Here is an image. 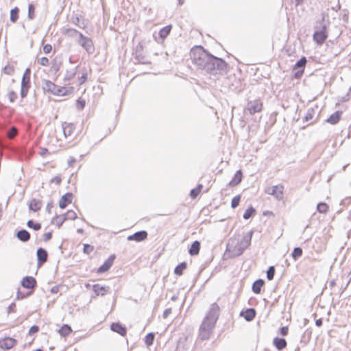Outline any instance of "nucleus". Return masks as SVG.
I'll return each mask as SVG.
<instances>
[{
    "mask_svg": "<svg viewBox=\"0 0 351 351\" xmlns=\"http://www.w3.org/2000/svg\"><path fill=\"white\" fill-rule=\"evenodd\" d=\"M275 267L274 266H270L269 267L267 271V278L269 280H271L274 279V275H275Z\"/></svg>",
    "mask_w": 351,
    "mask_h": 351,
    "instance_id": "nucleus-48",
    "label": "nucleus"
},
{
    "mask_svg": "<svg viewBox=\"0 0 351 351\" xmlns=\"http://www.w3.org/2000/svg\"><path fill=\"white\" fill-rule=\"evenodd\" d=\"M187 264L186 262H182L178 265L174 269L176 275L181 276L183 274L184 270L186 268Z\"/></svg>",
    "mask_w": 351,
    "mask_h": 351,
    "instance_id": "nucleus-36",
    "label": "nucleus"
},
{
    "mask_svg": "<svg viewBox=\"0 0 351 351\" xmlns=\"http://www.w3.org/2000/svg\"><path fill=\"white\" fill-rule=\"evenodd\" d=\"M32 291H28L27 293L21 292L20 291H18L16 293V299L17 300H21L23 298H25L27 297H29L32 294Z\"/></svg>",
    "mask_w": 351,
    "mask_h": 351,
    "instance_id": "nucleus-50",
    "label": "nucleus"
},
{
    "mask_svg": "<svg viewBox=\"0 0 351 351\" xmlns=\"http://www.w3.org/2000/svg\"><path fill=\"white\" fill-rule=\"evenodd\" d=\"M30 75L31 70L29 68H27L22 77L21 87L27 88H30Z\"/></svg>",
    "mask_w": 351,
    "mask_h": 351,
    "instance_id": "nucleus-20",
    "label": "nucleus"
},
{
    "mask_svg": "<svg viewBox=\"0 0 351 351\" xmlns=\"http://www.w3.org/2000/svg\"><path fill=\"white\" fill-rule=\"evenodd\" d=\"M8 98L11 103H13L15 101V100L17 98V94L14 90H10L8 93Z\"/></svg>",
    "mask_w": 351,
    "mask_h": 351,
    "instance_id": "nucleus-55",
    "label": "nucleus"
},
{
    "mask_svg": "<svg viewBox=\"0 0 351 351\" xmlns=\"http://www.w3.org/2000/svg\"><path fill=\"white\" fill-rule=\"evenodd\" d=\"M3 71L4 73L11 75L14 73V69L12 66L8 64L5 66H4V68L3 69Z\"/></svg>",
    "mask_w": 351,
    "mask_h": 351,
    "instance_id": "nucleus-53",
    "label": "nucleus"
},
{
    "mask_svg": "<svg viewBox=\"0 0 351 351\" xmlns=\"http://www.w3.org/2000/svg\"><path fill=\"white\" fill-rule=\"evenodd\" d=\"M16 309V304L14 302L11 303L8 307V313L10 314L11 313L15 312Z\"/></svg>",
    "mask_w": 351,
    "mask_h": 351,
    "instance_id": "nucleus-62",
    "label": "nucleus"
},
{
    "mask_svg": "<svg viewBox=\"0 0 351 351\" xmlns=\"http://www.w3.org/2000/svg\"><path fill=\"white\" fill-rule=\"evenodd\" d=\"M243 178V173L241 169L236 171L233 178L232 180L229 182L230 186H237L238 185L242 180Z\"/></svg>",
    "mask_w": 351,
    "mask_h": 351,
    "instance_id": "nucleus-30",
    "label": "nucleus"
},
{
    "mask_svg": "<svg viewBox=\"0 0 351 351\" xmlns=\"http://www.w3.org/2000/svg\"><path fill=\"white\" fill-rule=\"evenodd\" d=\"M62 129H63L64 135L66 137L70 136L72 135V134L74 131L75 125L71 123H64L62 125Z\"/></svg>",
    "mask_w": 351,
    "mask_h": 351,
    "instance_id": "nucleus-31",
    "label": "nucleus"
},
{
    "mask_svg": "<svg viewBox=\"0 0 351 351\" xmlns=\"http://www.w3.org/2000/svg\"><path fill=\"white\" fill-rule=\"evenodd\" d=\"M256 213V210L252 206L249 207L245 210V213L243 215V217L244 219H249Z\"/></svg>",
    "mask_w": 351,
    "mask_h": 351,
    "instance_id": "nucleus-40",
    "label": "nucleus"
},
{
    "mask_svg": "<svg viewBox=\"0 0 351 351\" xmlns=\"http://www.w3.org/2000/svg\"><path fill=\"white\" fill-rule=\"evenodd\" d=\"M93 290L96 294V295H105L108 292H109L110 287L101 286L99 284H95L93 286Z\"/></svg>",
    "mask_w": 351,
    "mask_h": 351,
    "instance_id": "nucleus-21",
    "label": "nucleus"
},
{
    "mask_svg": "<svg viewBox=\"0 0 351 351\" xmlns=\"http://www.w3.org/2000/svg\"><path fill=\"white\" fill-rule=\"evenodd\" d=\"M43 89L45 92H48L54 95H66L73 91V87L58 86L49 80H44L43 83Z\"/></svg>",
    "mask_w": 351,
    "mask_h": 351,
    "instance_id": "nucleus-3",
    "label": "nucleus"
},
{
    "mask_svg": "<svg viewBox=\"0 0 351 351\" xmlns=\"http://www.w3.org/2000/svg\"><path fill=\"white\" fill-rule=\"evenodd\" d=\"M240 199H241L240 195H237V196L234 197L231 202V207L232 208H237L239 205Z\"/></svg>",
    "mask_w": 351,
    "mask_h": 351,
    "instance_id": "nucleus-52",
    "label": "nucleus"
},
{
    "mask_svg": "<svg viewBox=\"0 0 351 351\" xmlns=\"http://www.w3.org/2000/svg\"><path fill=\"white\" fill-rule=\"evenodd\" d=\"M17 341L15 339L12 337H5L2 340H0V348L3 350H9L13 348Z\"/></svg>",
    "mask_w": 351,
    "mask_h": 351,
    "instance_id": "nucleus-15",
    "label": "nucleus"
},
{
    "mask_svg": "<svg viewBox=\"0 0 351 351\" xmlns=\"http://www.w3.org/2000/svg\"><path fill=\"white\" fill-rule=\"evenodd\" d=\"M116 256L114 254L110 255L104 263L98 268L97 273L102 274L108 271L112 267Z\"/></svg>",
    "mask_w": 351,
    "mask_h": 351,
    "instance_id": "nucleus-11",
    "label": "nucleus"
},
{
    "mask_svg": "<svg viewBox=\"0 0 351 351\" xmlns=\"http://www.w3.org/2000/svg\"><path fill=\"white\" fill-rule=\"evenodd\" d=\"M36 256L38 261V265L40 266L45 262H47L48 258V253L45 249L43 247H39L36 251Z\"/></svg>",
    "mask_w": 351,
    "mask_h": 351,
    "instance_id": "nucleus-14",
    "label": "nucleus"
},
{
    "mask_svg": "<svg viewBox=\"0 0 351 351\" xmlns=\"http://www.w3.org/2000/svg\"><path fill=\"white\" fill-rule=\"evenodd\" d=\"M60 65L61 62L58 63L56 61H55L51 66V70L55 73H57L60 69Z\"/></svg>",
    "mask_w": 351,
    "mask_h": 351,
    "instance_id": "nucleus-57",
    "label": "nucleus"
},
{
    "mask_svg": "<svg viewBox=\"0 0 351 351\" xmlns=\"http://www.w3.org/2000/svg\"><path fill=\"white\" fill-rule=\"evenodd\" d=\"M329 25L330 21L328 16L322 13L319 16H317V19L315 25V29L321 30L324 33H327V29Z\"/></svg>",
    "mask_w": 351,
    "mask_h": 351,
    "instance_id": "nucleus-5",
    "label": "nucleus"
},
{
    "mask_svg": "<svg viewBox=\"0 0 351 351\" xmlns=\"http://www.w3.org/2000/svg\"><path fill=\"white\" fill-rule=\"evenodd\" d=\"M27 226L28 228H32L34 230H39L41 228V224L40 223L35 222L32 219L27 221Z\"/></svg>",
    "mask_w": 351,
    "mask_h": 351,
    "instance_id": "nucleus-42",
    "label": "nucleus"
},
{
    "mask_svg": "<svg viewBox=\"0 0 351 351\" xmlns=\"http://www.w3.org/2000/svg\"><path fill=\"white\" fill-rule=\"evenodd\" d=\"M200 242L198 241H195L191 245V247L189 249V253L191 256L197 255L199 252L200 250Z\"/></svg>",
    "mask_w": 351,
    "mask_h": 351,
    "instance_id": "nucleus-29",
    "label": "nucleus"
},
{
    "mask_svg": "<svg viewBox=\"0 0 351 351\" xmlns=\"http://www.w3.org/2000/svg\"><path fill=\"white\" fill-rule=\"evenodd\" d=\"M203 188V185L202 184H197V186L193 189L190 192V197L192 199H195L200 193L202 189Z\"/></svg>",
    "mask_w": 351,
    "mask_h": 351,
    "instance_id": "nucleus-37",
    "label": "nucleus"
},
{
    "mask_svg": "<svg viewBox=\"0 0 351 351\" xmlns=\"http://www.w3.org/2000/svg\"><path fill=\"white\" fill-rule=\"evenodd\" d=\"M171 30V25H167V26L162 27V29H160L159 31V33H158L160 38L162 39H165V38H167L168 36V35L170 34Z\"/></svg>",
    "mask_w": 351,
    "mask_h": 351,
    "instance_id": "nucleus-34",
    "label": "nucleus"
},
{
    "mask_svg": "<svg viewBox=\"0 0 351 351\" xmlns=\"http://www.w3.org/2000/svg\"><path fill=\"white\" fill-rule=\"evenodd\" d=\"M18 130L15 126H12L6 132V135L9 138H13L16 136Z\"/></svg>",
    "mask_w": 351,
    "mask_h": 351,
    "instance_id": "nucleus-44",
    "label": "nucleus"
},
{
    "mask_svg": "<svg viewBox=\"0 0 351 351\" xmlns=\"http://www.w3.org/2000/svg\"><path fill=\"white\" fill-rule=\"evenodd\" d=\"M72 332L71 327L68 324H64L58 330L62 337H66Z\"/></svg>",
    "mask_w": 351,
    "mask_h": 351,
    "instance_id": "nucleus-35",
    "label": "nucleus"
},
{
    "mask_svg": "<svg viewBox=\"0 0 351 351\" xmlns=\"http://www.w3.org/2000/svg\"><path fill=\"white\" fill-rule=\"evenodd\" d=\"M16 237L22 242H27L30 239V234L27 230L22 229L16 232Z\"/></svg>",
    "mask_w": 351,
    "mask_h": 351,
    "instance_id": "nucleus-28",
    "label": "nucleus"
},
{
    "mask_svg": "<svg viewBox=\"0 0 351 351\" xmlns=\"http://www.w3.org/2000/svg\"><path fill=\"white\" fill-rule=\"evenodd\" d=\"M241 316L243 317L246 321L250 322L255 317L256 311L253 308H247L241 312Z\"/></svg>",
    "mask_w": 351,
    "mask_h": 351,
    "instance_id": "nucleus-23",
    "label": "nucleus"
},
{
    "mask_svg": "<svg viewBox=\"0 0 351 351\" xmlns=\"http://www.w3.org/2000/svg\"><path fill=\"white\" fill-rule=\"evenodd\" d=\"M306 62L307 60L304 56L302 57L299 60L296 62L293 67V70H298L294 73L295 78L298 79L303 75Z\"/></svg>",
    "mask_w": 351,
    "mask_h": 351,
    "instance_id": "nucleus-9",
    "label": "nucleus"
},
{
    "mask_svg": "<svg viewBox=\"0 0 351 351\" xmlns=\"http://www.w3.org/2000/svg\"><path fill=\"white\" fill-rule=\"evenodd\" d=\"M328 205L324 202H320L317 206V210L320 213H326L328 211Z\"/></svg>",
    "mask_w": 351,
    "mask_h": 351,
    "instance_id": "nucleus-46",
    "label": "nucleus"
},
{
    "mask_svg": "<svg viewBox=\"0 0 351 351\" xmlns=\"http://www.w3.org/2000/svg\"><path fill=\"white\" fill-rule=\"evenodd\" d=\"M86 105V101L81 98H79L76 101V108L79 110H82L84 108Z\"/></svg>",
    "mask_w": 351,
    "mask_h": 351,
    "instance_id": "nucleus-51",
    "label": "nucleus"
},
{
    "mask_svg": "<svg viewBox=\"0 0 351 351\" xmlns=\"http://www.w3.org/2000/svg\"><path fill=\"white\" fill-rule=\"evenodd\" d=\"M155 339V334L154 332H149L145 337V343L147 346L153 345Z\"/></svg>",
    "mask_w": 351,
    "mask_h": 351,
    "instance_id": "nucleus-38",
    "label": "nucleus"
},
{
    "mask_svg": "<svg viewBox=\"0 0 351 351\" xmlns=\"http://www.w3.org/2000/svg\"><path fill=\"white\" fill-rule=\"evenodd\" d=\"M78 67V66H76L75 67L66 69L65 75L64 77V81L65 82H69L74 78L77 72Z\"/></svg>",
    "mask_w": 351,
    "mask_h": 351,
    "instance_id": "nucleus-24",
    "label": "nucleus"
},
{
    "mask_svg": "<svg viewBox=\"0 0 351 351\" xmlns=\"http://www.w3.org/2000/svg\"><path fill=\"white\" fill-rule=\"evenodd\" d=\"M73 195L72 193H66L62 196L59 201V207L62 209L66 208L72 202Z\"/></svg>",
    "mask_w": 351,
    "mask_h": 351,
    "instance_id": "nucleus-18",
    "label": "nucleus"
},
{
    "mask_svg": "<svg viewBox=\"0 0 351 351\" xmlns=\"http://www.w3.org/2000/svg\"><path fill=\"white\" fill-rule=\"evenodd\" d=\"M265 284V281L263 279H258L255 280L252 285V291L258 294L261 291V288Z\"/></svg>",
    "mask_w": 351,
    "mask_h": 351,
    "instance_id": "nucleus-32",
    "label": "nucleus"
},
{
    "mask_svg": "<svg viewBox=\"0 0 351 351\" xmlns=\"http://www.w3.org/2000/svg\"><path fill=\"white\" fill-rule=\"evenodd\" d=\"M219 311L220 308L217 303L214 302L210 305L209 311L199 328V336L202 340L209 339L218 319Z\"/></svg>",
    "mask_w": 351,
    "mask_h": 351,
    "instance_id": "nucleus-2",
    "label": "nucleus"
},
{
    "mask_svg": "<svg viewBox=\"0 0 351 351\" xmlns=\"http://www.w3.org/2000/svg\"><path fill=\"white\" fill-rule=\"evenodd\" d=\"M246 108L250 114H254L256 112L261 111L263 108V104L260 100L250 101L248 102Z\"/></svg>",
    "mask_w": 351,
    "mask_h": 351,
    "instance_id": "nucleus-10",
    "label": "nucleus"
},
{
    "mask_svg": "<svg viewBox=\"0 0 351 351\" xmlns=\"http://www.w3.org/2000/svg\"><path fill=\"white\" fill-rule=\"evenodd\" d=\"M273 344L278 350L280 351L287 346V341L284 338L275 337L273 340Z\"/></svg>",
    "mask_w": 351,
    "mask_h": 351,
    "instance_id": "nucleus-27",
    "label": "nucleus"
},
{
    "mask_svg": "<svg viewBox=\"0 0 351 351\" xmlns=\"http://www.w3.org/2000/svg\"><path fill=\"white\" fill-rule=\"evenodd\" d=\"M190 56L198 69L208 73L217 75L226 72L228 63L222 58L212 55L201 45L193 47L190 51Z\"/></svg>",
    "mask_w": 351,
    "mask_h": 351,
    "instance_id": "nucleus-1",
    "label": "nucleus"
},
{
    "mask_svg": "<svg viewBox=\"0 0 351 351\" xmlns=\"http://www.w3.org/2000/svg\"><path fill=\"white\" fill-rule=\"evenodd\" d=\"M80 21V20L78 16H76L73 19V23H75L76 25H77L80 28H84V24H81Z\"/></svg>",
    "mask_w": 351,
    "mask_h": 351,
    "instance_id": "nucleus-61",
    "label": "nucleus"
},
{
    "mask_svg": "<svg viewBox=\"0 0 351 351\" xmlns=\"http://www.w3.org/2000/svg\"><path fill=\"white\" fill-rule=\"evenodd\" d=\"M94 250V247L90 244H84L83 252L86 254H89Z\"/></svg>",
    "mask_w": 351,
    "mask_h": 351,
    "instance_id": "nucleus-54",
    "label": "nucleus"
},
{
    "mask_svg": "<svg viewBox=\"0 0 351 351\" xmlns=\"http://www.w3.org/2000/svg\"><path fill=\"white\" fill-rule=\"evenodd\" d=\"M329 25L330 21L328 16L322 13L319 16H317V19L315 25V29L321 30L324 33H327V29Z\"/></svg>",
    "mask_w": 351,
    "mask_h": 351,
    "instance_id": "nucleus-6",
    "label": "nucleus"
},
{
    "mask_svg": "<svg viewBox=\"0 0 351 351\" xmlns=\"http://www.w3.org/2000/svg\"><path fill=\"white\" fill-rule=\"evenodd\" d=\"M234 242L235 241L233 239L229 241L227 244V250L229 251L233 256H239L244 252L245 250L240 245L238 241L236 243H234Z\"/></svg>",
    "mask_w": 351,
    "mask_h": 351,
    "instance_id": "nucleus-7",
    "label": "nucleus"
},
{
    "mask_svg": "<svg viewBox=\"0 0 351 351\" xmlns=\"http://www.w3.org/2000/svg\"><path fill=\"white\" fill-rule=\"evenodd\" d=\"M148 234L145 230L138 231L128 237V241H135L136 242H141L145 240L147 238Z\"/></svg>",
    "mask_w": 351,
    "mask_h": 351,
    "instance_id": "nucleus-12",
    "label": "nucleus"
},
{
    "mask_svg": "<svg viewBox=\"0 0 351 351\" xmlns=\"http://www.w3.org/2000/svg\"><path fill=\"white\" fill-rule=\"evenodd\" d=\"M288 327L287 326H282L279 328V332L281 335L286 336L288 334Z\"/></svg>",
    "mask_w": 351,
    "mask_h": 351,
    "instance_id": "nucleus-59",
    "label": "nucleus"
},
{
    "mask_svg": "<svg viewBox=\"0 0 351 351\" xmlns=\"http://www.w3.org/2000/svg\"><path fill=\"white\" fill-rule=\"evenodd\" d=\"M342 113V111H335L334 113L330 114V116L326 119V122L332 125L337 123L340 120Z\"/></svg>",
    "mask_w": 351,
    "mask_h": 351,
    "instance_id": "nucleus-26",
    "label": "nucleus"
},
{
    "mask_svg": "<svg viewBox=\"0 0 351 351\" xmlns=\"http://www.w3.org/2000/svg\"><path fill=\"white\" fill-rule=\"evenodd\" d=\"M138 48L141 49L142 45H139V46H137V49L136 50L135 55H134V60L136 61L135 63L143 64L149 63V62L147 60L146 57L145 56H143V54H141V53L139 52Z\"/></svg>",
    "mask_w": 351,
    "mask_h": 351,
    "instance_id": "nucleus-22",
    "label": "nucleus"
},
{
    "mask_svg": "<svg viewBox=\"0 0 351 351\" xmlns=\"http://www.w3.org/2000/svg\"><path fill=\"white\" fill-rule=\"evenodd\" d=\"M52 47L50 44H46L43 47V51L45 53H49L51 52Z\"/></svg>",
    "mask_w": 351,
    "mask_h": 351,
    "instance_id": "nucleus-64",
    "label": "nucleus"
},
{
    "mask_svg": "<svg viewBox=\"0 0 351 351\" xmlns=\"http://www.w3.org/2000/svg\"><path fill=\"white\" fill-rule=\"evenodd\" d=\"M42 206V200L34 198L29 204V209L33 212H37L41 208Z\"/></svg>",
    "mask_w": 351,
    "mask_h": 351,
    "instance_id": "nucleus-25",
    "label": "nucleus"
},
{
    "mask_svg": "<svg viewBox=\"0 0 351 351\" xmlns=\"http://www.w3.org/2000/svg\"><path fill=\"white\" fill-rule=\"evenodd\" d=\"M62 33L71 38H79L80 34H82L79 31L73 28H66L62 30Z\"/></svg>",
    "mask_w": 351,
    "mask_h": 351,
    "instance_id": "nucleus-33",
    "label": "nucleus"
},
{
    "mask_svg": "<svg viewBox=\"0 0 351 351\" xmlns=\"http://www.w3.org/2000/svg\"><path fill=\"white\" fill-rule=\"evenodd\" d=\"M302 250L300 247H295L291 253L292 258L295 261H297L300 257L302 256Z\"/></svg>",
    "mask_w": 351,
    "mask_h": 351,
    "instance_id": "nucleus-41",
    "label": "nucleus"
},
{
    "mask_svg": "<svg viewBox=\"0 0 351 351\" xmlns=\"http://www.w3.org/2000/svg\"><path fill=\"white\" fill-rule=\"evenodd\" d=\"M38 63L42 66H47L49 64V59L47 57H42L38 60Z\"/></svg>",
    "mask_w": 351,
    "mask_h": 351,
    "instance_id": "nucleus-58",
    "label": "nucleus"
},
{
    "mask_svg": "<svg viewBox=\"0 0 351 351\" xmlns=\"http://www.w3.org/2000/svg\"><path fill=\"white\" fill-rule=\"evenodd\" d=\"M328 37V34L321 30L315 29L313 40L317 45H322Z\"/></svg>",
    "mask_w": 351,
    "mask_h": 351,
    "instance_id": "nucleus-19",
    "label": "nucleus"
},
{
    "mask_svg": "<svg viewBox=\"0 0 351 351\" xmlns=\"http://www.w3.org/2000/svg\"><path fill=\"white\" fill-rule=\"evenodd\" d=\"M283 191L284 186L281 184L273 186L271 187H268L265 190V192L267 194L275 197V198L278 201L282 200L283 199Z\"/></svg>",
    "mask_w": 351,
    "mask_h": 351,
    "instance_id": "nucleus-8",
    "label": "nucleus"
},
{
    "mask_svg": "<svg viewBox=\"0 0 351 351\" xmlns=\"http://www.w3.org/2000/svg\"><path fill=\"white\" fill-rule=\"evenodd\" d=\"M29 89V88L21 87L20 95L22 99L27 96Z\"/></svg>",
    "mask_w": 351,
    "mask_h": 351,
    "instance_id": "nucleus-60",
    "label": "nucleus"
},
{
    "mask_svg": "<svg viewBox=\"0 0 351 351\" xmlns=\"http://www.w3.org/2000/svg\"><path fill=\"white\" fill-rule=\"evenodd\" d=\"M75 40L88 53L91 54L95 51L94 44L90 38L80 34L79 38L75 39Z\"/></svg>",
    "mask_w": 351,
    "mask_h": 351,
    "instance_id": "nucleus-4",
    "label": "nucleus"
},
{
    "mask_svg": "<svg viewBox=\"0 0 351 351\" xmlns=\"http://www.w3.org/2000/svg\"><path fill=\"white\" fill-rule=\"evenodd\" d=\"M87 79V73L86 72L83 73L82 75L79 79V85H82L84 84Z\"/></svg>",
    "mask_w": 351,
    "mask_h": 351,
    "instance_id": "nucleus-63",
    "label": "nucleus"
},
{
    "mask_svg": "<svg viewBox=\"0 0 351 351\" xmlns=\"http://www.w3.org/2000/svg\"><path fill=\"white\" fill-rule=\"evenodd\" d=\"M110 329L114 332L118 333L122 337H124L127 334L126 328L119 322H113L110 325Z\"/></svg>",
    "mask_w": 351,
    "mask_h": 351,
    "instance_id": "nucleus-17",
    "label": "nucleus"
},
{
    "mask_svg": "<svg viewBox=\"0 0 351 351\" xmlns=\"http://www.w3.org/2000/svg\"><path fill=\"white\" fill-rule=\"evenodd\" d=\"M65 221L66 218L64 216L59 217L56 215L53 218L52 223H56L58 228H60Z\"/></svg>",
    "mask_w": 351,
    "mask_h": 351,
    "instance_id": "nucleus-43",
    "label": "nucleus"
},
{
    "mask_svg": "<svg viewBox=\"0 0 351 351\" xmlns=\"http://www.w3.org/2000/svg\"><path fill=\"white\" fill-rule=\"evenodd\" d=\"M314 114H315L314 109L312 108H308L306 115L304 117V121L307 122V121L311 120L314 116Z\"/></svg>",
    "mask_w": 351,
    "mask_h": 351,
    "instance_id": "nucleus-47",
    "label": "nucleus"
},
{
    "mask_svg": "<svg viewBox=\"0 0 351 351\" xmlns=\"http://www.w3.org/2000/svg\"><path fill=\"white\" fill-rule=\"evenodd\" d=\"M21 286L25 289H34L36 286V280L34 277L27 276L23 278Z\"/></svg>",
    "mask_w": 351,
    "mask_h": 351,
    "instance_id": "nucleus-16",
    "label": "nucleus"
},
{
    "mask_svg": "<svg viewBox=\"0 0 351 351\" xmlns=\"http://www.w3.org/2000/svg\"><path fill=\"white\" fill-rule=\"evenodd\" d=\"M64 217L66 218V220H74L77 217V214L72 210H68Z\"/></svg>",
    "mask_w": 351,
    "mask_h": 351,
    "instance_id": "nucleus-49",
    "label": "nucleus"
},
{
    "mask_svg": "<svg viewBox=\"0 0 351 351\" xmlns=\"http://www.w3.org/2000/svg\"><path fill=\"white\" fill-rule=\"evenodd\" d=\"M254 231L250 230L247 232L246 234H243V238L238 241L239 243L244 250H245L251 244V241L252 238Z\"/></svg>",
    "mask_w": 351,
    "mask_h": 351,
    "instance_id": "nucleus-13",
    "label": "nucleus"
},
{
    "mask_svg": "<svg viewBox=\"0 0 351 351\" xmlns=\"http://www.w3.org/2000/svg\"><path fill=\"white\" fill-rule=\"evenodd\" d=\"M39 331V327L37 325H34L30 327L28 334L29 335H32L35 333H37Z\"/></svg>",
    "mask_w": 351,
    "mask_h": 351,
    "instance_id": "nucleus-56",
    "label": "nucleus"
},
{
    "mask_svg": "<svg viewBox=\"0 0 351 351\" xmlns=\"http://www.w3.org/2000/svg\"><path fill=\"white\" fill-rule=\"evenodd\" d=\"M19 9L17 7L12 8L10 10V19L12 23H15L19 19Z\"/></svg>",
    "mask_w": 351,
    "mask_h": 351,
    "instance_id": "nucleus-39",
    "label": "nucleus"
},
{
    "mask_svg": "<svg viewBox=\"0 0 351 351\" xmlns=\"http://www.w3.org/2000/svg\"><path fill=\"white\" fill-rule=\"evenodd\" d=\"M35 6L32 3H29L28 5V14L27 17L29 19L32 20L35 17Z\"/></svg>",
    "mask_w": 351,
    "mask_h": 351,
    "instance_id": "nucleus-45",
    "label": "nucleus"
}]
</instances>
